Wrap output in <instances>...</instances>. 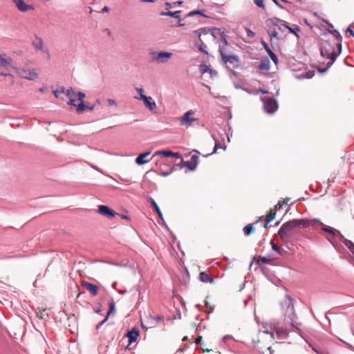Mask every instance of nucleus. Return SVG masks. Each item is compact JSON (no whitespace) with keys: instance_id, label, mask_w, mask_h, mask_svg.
I'll use <instances>...</instances> for the list:
<instances>
[{"instance_id":"f257e3e1","label":"nucleus","mask_w":354,"mask_h":354,"mask_svg":"<svg viewBox=\"0 0 354 354\" xmlns=\"http://www.w3.org/2000/svg\"><path fill=\"white\" fill-rule=\"evenodd\" d=\"M326 24L327 27L322 30V35L326 39H322L320 53L323 57L330 59L327 63V68H329L342 52V37L332 24Z\"/></svg>"},{"instance_id":"f03ea898","label":"nucleus","mask_w":354,"mask_h":354,"mask_svg":"<svg viewBox=\"0 0 354 354\" xmlns=\"http://www.w3.org/2000/svg\"><path fill=\"white\" fill-rule=\"evenodd\" d=\"M108 309L105 317L100 321L96 326L97 338L99 341L98 351L99 354H111L109 351V342L111 339V327L109 324L102 328L108 321L111 316V300L107 301Z\"/></svg>"},{"instance_id":"7ed1b4c3","label":"nucleus","mask_w":354,"mask_h":354,"mask_svg":"<svg viewBox=\"0 0 354 354\" xmlns=\"http://www.w3.org/2000/svg\"><path fill=\"white\" fill-rule=\"evenodd\" d=\"M281 305L283 309L285 321L290 323L292 327L299 330L301 324L297 321V318L295 312L292 297L289 295H286Z\"/></svg>"},{"instance_id":"20e7f679","label":"nucleus","mask_w":354,"mask_h":354,"mask_svg":"<svg viewBox=\"0 0 354 354\" xmlns=\"http://www.w3.org/2000/svg\"><path fill=\"white\" fill-rule=\"evenodd\" d=\"M310 221L307 219H292L283 223L282 225L286 227V230L292 234V231L295 227H307L310 225Z\"/></svg>"},{"instance_id":"39448f33","label":"nucleus","mask_w":354,"mask_h":354,"mask_svg":"<svg viewBox=\"0 0 354 354\" xmlns=\"http://www.w3.org/2000/svg\"><path fill=\"white\" fill-rule=\"evenodd\" d=\"M310 221L307 219H292L283 223L282 225L286 227V230L292 234V231L295 227H307L310 225Z\"/></svg>"},{"instance_id":"423d86ee","label":"nucleus","mask_w":354,"mask_h":354,"mask_svg":"<svg viewBox=\"0 0 354 354\" xmlns=\"http://www.w3.org/2000/svg\"><path fill=\"white\" fill-rule=\"evenodd\" d=\"M219 53H220V55H221V59H222V61L223 62V63H225V64H230L232 66V68L234 69L239 68L240 61H239V58L237 55H226L224 53L223 49L222 48L221 46H219Z\"/></svg>"},{"instance_id":"0eeeda50","label":"nucleus","mask_w":354,"mask_h":354,"mask_svg":"<svg viewBox=\"0 0 354 354\" xmlns=\"http://www.w3.org/2000/svg\"><path fill=\"white\" fill-rule=\"evenodd\" d=\"M263 102V108L268 113H274L278 109V104L276 100L272 97L262 98Z\"/></svg>"},{"instance_id":"6e6552de","label":"nucleus","mask_w":354,"mask_h":354,"mask_svg":"<svg viewBox=\"0 0 354 354\" xmlns=\"http://www.w3.org/2000/svg\"><path fill=\"white\" fill-rule=\"evenodd\" d=\"M153 59L158 63L165 64L169 59H170L173 54L169 52L160 51V52H152Z\"/></svg>"},{"instance_id":"1a4fd4ad","label":"nucleus","mask_w":354,"mask_h":354,"mask_svg":"<svg viewBox=\"0 0 354 354\" xmlns=\"http://www.w3.org/2000/svg\"><path fill=\"white\" fill-rule=\"evenodd\" d=\"M194 114L192 110L187 111L180 119V123L183 126L190 127L192 125V122L196 121L197 118L191 117Z\"/></svg>"},{"instance_id":"9d476101","label":"nucleus","mask_w":354,"mask_h":354,"mask_svg":"<svg viewBox=\"0 0 354 354\" xmlns=\"http://www.w3.org/2000/svg\"><path fill=\"white\" fill-rule=\"evenodd\" d=\"M315 222L317 223L322 227V230L324 232L329 234L328 236L339 237V238L340 235H342L338 230H337L336 229H335L330 226L326 225L323 223H322L319 221H315Z\"/></svg>"},{"instance_id":"9b49d317","label":"nucleus","mask_w":354,"mask_h":354,"mask_svg":"<svg viewBox=\"0 0 354 354\" xmlns=\"http://www.w3.org/2000/svg\"><path fill=\"white\" fill-rule=\"evenodd\" d=\"M140 100H142L145 106H147L151 111H153L156 108V104L153 100L151 97L146 96L145 95H141L139 97Z\"/></svg>"},{"instance_id":"f8f14e48","label":"nucleus","mask_w":354,"mask_h":354,"mask_svg":"<svg viewBox=\"0 0 354 354\" xmlns=\"http://www.w3.org/2000/svg\"><path fill=\"white\" fill-rule=\"evenodd\" d=\"M278 234L283 243H286L290 241L292 234L288 232V231H287L286 230V227H283V225H281V227L279 230Z\"/></svg>"},{"instance_id":"ddd939ff","label":"nucleus","mask_w":354,"mask_h":354,"mask_svg":"<svg viewBox=\"0 0 354 354\" xmlns=\"http://www.w3.org/2000/svg\"><path fill=\"white\" fill-rule=\"evenodd\" d=\"M150 153V151H147L145 153H140L136 158V163L138 165H142L144 164L149 162L151 160V158H147V157L149 156Z\"/></svg>"},{"instance_id":"4468645a","label":"nucleus","mask_w":354,"mask_h":354,"mask_svg":"<svg viewBox=\"0 0 354 354\" xmlns=\"http://www.w3.org/2000/svg\"><path fill=\"white\" fill-rule=\"evenodd\" d=\"M94 106L95 105L94 104H92L91 103H88V102H80L77 105V109H76V111L78 113H83L86 109H88L89 111H93V109H94Z\"/></svg>"},{"instance_id":"2eb2a0df","label":"nucleus","mask_w":354,"mask_h":354,"mask_svg":"<svg viewBox=\"0 0 354 354\" xmlns=\"http://www.w3.org/2000/svg\"><path fill=\"white\" fill-rule=\"evenodd\" d=\"M17 8L22 12L33 10V7L30 4H26L24 0H13Z\"/></svg>"},{"instance_id":"dca6fc26","label":"nucleus","mask_w":354,"mask_h":354,"mask_svg":"<svg viewBox=\"0 0 354 354\" xmlns=\"http://www.w3.org/2000/svg\"><path fill=\"white\" fill-rule=\"evenodd\" d=\"M82 286L89 291L93 295H96L98 293V287L94 283L88 281H84L82 283Z\"/></svg>"},{"instance_id":"f3484780","label":"nucleus","mask_w":354,"mask_h":354,"mask_svg":"<svg viewBox=\"0 0 354 354\" xmlns=\"http://www.w3.org/2000/svg\"><path fill=\"white\" fill-rule=\"evenodd\" d=\"M139 335V330L134 327L131 330H129L126 336L128 338L129 344H131L132 342H135Z\"/></svg>"},{"instance_id":"a211bd4d","label":"nucleus","mask_w":354,"mask_h":354,"mask_svg":"<svg viewBox=\"0 0 354 354\" xmlns=\"http://www.w3.org/2000/svg\"><path fill=\"white\" fill-rule=\"evenodd\" d=\"M32 44L35 48L36 50H41L42 52H46V50L44 49L43 41H42L41 38H40L37 36H35V39L32 41ZM46 52L48 54L47 57H48V59H49L50 54L48 53V52L47 50H46Z\"/></svg>"},{"instance_id":"6ab92c4d","label":"nucleus","mask_w":354,"mask_h":354,"mask_svg":"<svg viewBox=\"0 0 354 354\" xmlns=\"http://www.w3.org/2000/svg\"><path fill=\"white\" fill-rule=\"evenodd\" d=\"M198 164V156L192 155L189 161H187L185 165L191 171H194Z\"/></svg>"},{"instance_id":"aec40b11","label":"nucleus","mask_w":354,"mask_h":354,"mask_svg":"<svg viewBox=\"0 0 354 354\" xmlns=\"http://www.w3.org/2000/svg\"><path fill=\"white\" fill-rule=\"evenodd\" d=\"M19 74L23 78L28 80H35L37 77V74L34 69L28 71L22 70L21 72H19Z\"/></svg>"},{"instance_id":"412c9836","label":"nucleus","mask_w":354,"mask_h":354,"mask_svg":"<svg viewBox=\"0 0 354 354\" xmlns=\"http://www.w3.org/2000/svg\"><path fill=\"white\" fill-rule=\"evenodd\" d=\"M96 212L98 214L107 217L108 218H111V207L107 205H99Z\"/></svg>"},{"instance_id":"4be33fe9","label":"nucleus","mask_w":354,"mask_h":354,"mask_svg":"<svg viewBox=\"0 0 354 354\" xmlns=\"http://www.w3.org/2000/svg\"><path fill=\"white\" fill-rule=\"evenodd\" d=\"M155 156H172V157H176V158H180V154L178 152L176 153H174V152H172L171 151H157L156 153H155Z\"/></svg>"},{"instance_id":"5701e85b","label":"nucleus","mask_w":354,"mask_h":354,"mask_svg":"<svg viewBox=\"0 0 354 354\" xmlns=\"http://www.w3.org/2000/svg\"><path fill=\"white\" fill-rule=\"evenodd\" d=\"M217 34L221 36V39L223 42L224 46H227V41L225 32L222 31L220 28H214L212 32V35L216 37Z\"/></svg>"},{"instance_id":"b1692460","label":"nucleus","mask_w":354,"mask_h":354,"mask_svg":"<svg viewBox=\"0 0 354 354\" xmlns=\"http://www.w3.org/2000/svg\"><path fill=\"white\" fill-rule=\"evenodd\" d=\"M274 330L279 339L286 338L288 335V332L286 329L280 328L276 326H274Z\"/></svg>"},{"instance_id":"393cba45","label":"nucleus","mask_w":354,"mask_h":354,"mask_svg":"<svg viewBox=\"0 0 354 354\" xmlns=\"http://www.w3.org/2000/svg\"><path fill=\"white\" fill-rule=\"evenodd\" d=\"M198 278L201 280V281L203 283H212L214 282V279L212 277H210L205 272H201L199 274Z\"/></svg>"},{"instance_id":"a878e982","label":"nucleus","mask_w":354,"mask_h":354,"mask_svg":"<svg viewBox=\"0 0 354 354\" xmlns=\"http://www.w3.org/2000/svg\"><path fill=\"white\" fill-rule=\"evenodd\" d=\"M339 239L345 244V245L350 250V251L354 254V243L344 238L343 235H340Z\"/></svg>"},{"instance_id":"bb28decb","label":"nucleus","mask_w":354,"mask_h":354,"mask_svg":"<svg viewBox=\"0 0 354 354\" xmlns=\"http://www.w3.org/2000/svg\"><path fill=\"white\" fill-rule=\"evenodd\" d=\"M259 70L268 71L270 69V61L268 57L261 59L259 65L258 66Z\"/></svg>"},{"instance_id":"cd10ccee","label":"nucleus","mask_w":354,"mask_h":354,"mask_svg":"<svg viewBox=\"0 0 354 354\" xmlns=\"http://www.w3.org/2000/svg\"><path fill=\"white\" fill-rule=\"evenodd\" d=\"M148 201L151 203V206L153 207L156 212L158 214V216L162 219V214L156 201L151 197L148 199Z\"/></svg>"},{"instance_id":"c85d7f7f","label":"nucleus","mask_w":354,"mask_h":354,"mask_svg":"<svg viewBox=\"0 0 354 354\" xmlns=\"http://www.w3.org/2000/svg\"><path fill=\"white\" fill-rule=\"evenodd\" d=\"M276 215V212L274 209H270L264 223V227H267L269 223H270L274 218Z\"/></svg>"},{"instance_id":"c756f323","label":"nucleus","mask_w":354,"mask_h":354,"mask_svg":"<svg viewBox=\"0 0 354 354\" xmlns=\"http://www.w3.org/2000/svg\"><path fill=\"white\" fill-rule=\"evenodd\" d=\"M145 322L147 324L146 327H147V328H153L157 326L156 320H155L153 316H152V315H149V317H147Z\"/></svg>"},{"instance_id":"7c9ffc66","label":"nucleus","mask_w":354,"mask_h":354,"mask_svg":"<svg viewBox=\"0 0 354 354\" xmlns=\"http://www.w3.org/2000/svg\"><path fill=\"white\" fill-rule=\"evenodd\" d=\"M111 215H112V218H114V219H117L118 218H120L121 219H124L128 221H130L129 217L124 214H119V213L115 212L114 211L112 210Z\"/></svg>"},{"instance_id":"2f4dec72","label":"nucleus","mask_w":354,"mask_h":354,"mask_svg":"<svg viewBox=\"0 0 354 354\" xmlns=\"http://www.w3.org/2000/svg\"><path fill=\"white\" fill-rule=\"evenodd\" d=\"M37 317L40 319L46 320L48 318V314L46 312V309H42L37 312Z\"/></svg>"},{"instance_id":"473e14b6","label":"nucleus","mask_w":354,"mask_h":354,"mask_svg":"<svg viewBox=\"0 0 354 354\" xmlns=\"http://www.w3.org/2000/svg\"><path fill=\"white\" fill-rule=\"evenodd\" d=\"M285 28L289 29V30L291 32H293L297 37H299V35H297V32L300 31V28H299L298 26L297 25H295L294 24V26L292 28V27H290L287 25V24H282Z\"/></svg>"},{"instance_id":"72a5a7b5","label":"nucleus","mask_w":354,"mask_h":354,"mask_svg":"<svg viewBox=\"0 0 354 354\" xmlns=\"http://www.w3.org/2000/svg\"><path fill=\"white\" fill-rule=\"evenodd\" d=\"M253 231V224H248L243 228V232L245 235H250Z\"/></svg>"},{"instance_id":"f704fd0d","label":"nucleus","mask_w":354,"mask_h":354,"mask_svg":"<svg viewBox=\"0 0 354 354\" xmlns=\"http://www.w3.org/2000/svg\"><path fill=\"white\" fill-rule=\"evenodd\" d=\"M9 66V61L0 55V67L8 68Z\"/></svg>"},{"instance_id":"c9c22d12","label":"nucleus","mask_w":354,"mask_h":354,"mask_svg":"<svg viewBox=\"0 0 354 354\" xmlns=\"http://www.w3.org/2000/svg\"><path fill=\"white\" fill-rule=\"evenodd\" d=\"M267 51L269 54L270 59L274 62V63L277 65L278 62L277 56L269 48H267Z\"/></svg>"},{"instance_id":"e433bc0d","label":"nucleus","mask_w":354,"mask_h":354,"mask_svg":"<svg viewBox=\"0 0 354 354\" xmlns=\"http://www.w3.org/2000/svg\"><path fill=\"white\" fill-rule=\"evenodd\" d=\"M179 13H180V11H176L174 12H162V15L172 16L174 18L177 19L178 20V21H180L181 19L180 18Z\"/></svg>"},{"instance_id":"4c0bfd02","label":"nucleus","mask_w":354,"mask_h":354,"mask_svg":"<svg viewBox=\"0 0 354 354\" xmlns=\"http://www.w3.org/2000/svg\"><path fill=\"white\" fill-rule=\"evenodd\" d=\"M75 95L77 96V100L80 102H84V99L86 97V95L84 92L82 91H78L77 93H75Z\"/></svg>"},{"instance_id":"58836bf2","label":"nucleus","mask_w":354,"mask_h":354,"mask_svg":"<svg viewBox=\"0 0 354 354\" xmlns=\"http://www.w3.org/2000/svg\"><path fill=\"white\" fill-rule=\"evenodd\" d=\"M65 93L66 95L69 98L72 97L73 95H75V91L72 87L67 89Z\"/></svg>"},{"instance_id":"ea45409f","label":"nucleus","mask_w":354,"mask_h":354,"mask_svg":"<svg viewBox=\"0 0 354 354\" xmlns=\"http://www.w3.org/2000/svg\"><path fill=\"white\" fill-rule=\"evenodd\" d=\"M200 70L203 74L207 73L209 71H212V70L209 68V66H207V65H205V64H202L200 66Z\"/></svg>"},{"instance_id":"a19ab883","label":"nucleus","mask_w":354,"mask_h":354,"mask_svg":"<svg viewBox=\"0 0 354 354\" xmlns=\"http://www.w3.org/2000/svg\"><path fill=\"white\" fill-rule=\"evenodd\" d=\"M271 245H272V249L276 252H277L278 253H280V251H281V248L279 246H278L277 245L274 244L273 243V241H271L270 243Z\"/></svg>"},{"instance_id":"79ce46f5","label":"nucleus","mask_w":354,"mask_h":354,"mask_svg":"<svg viewBox=\"0 0 354 354\" xmlns=\"http://www.w3.org/2000/svg\"><path fill=\"white\" fill-rule=\"evenodd\" d=\"M254 1L257 6L264 8L263 0H254Z\"/></svg>"},{"instance_id":"37998d69","label":"nucleus","mask_w":354,"mask_h":354,"mask_svg":"<svg viewBox=\"0 0 354 354\" xmlns=\"http://www.w3.org/2000/svg\"><path fill=\"white\" fill-rule=\"evenodd\" d=\"M200 15L205 16L199 10H195V11L189 12L188 14H187V16H192V15Z\"/></svg>"},{"instance_id":"c03bdc74","label":"nucleus","mask_w":354,"mask_h":354,"mask_svg":"<svg viewBox=\"0 0 354 354\" xmlns=\"http://www.w3.org/2000/svg\"><path fill=\"white\" fill-rule=\"evenodd\" d=\"M68 104L70 105V106H75L76 108H77V104H75V100L73 98H72V97L69 98V101L68 102Z\"/></svg>"},{"instance_id":"a18cd8bd","label":"nucleus","mask_w":354,"mask_h":354,"mask_svg":"<svg viewBox=\"0 0 354 354\" xmlns=\"http://www.w3.org/2000/svg\"><path fill=\"white\" fill-rule=\"evenodd\" d=\"M346 32L348 33L351 36L354 37V31L351 29V27H348L346 28Z\"/></svg>"},{"instance_id":"49530a36","label":"nucleus","mask_w":354,"mask_h":354,"mask_svg":"<svg viewBox=\"0 0 354 354\" xmlns=\"http://www.w3.org/2000/svg\"><path fill=\"white\" fill-rule=\"evenodd\" d=\"M153 317L156 320V325H158V324L162 319V317L160 315L153 316Z\"/></svg>"},{"instance_id":"de8ad7c7","label":"nucleus","mask_w":354,"mask_h":354,"mask_svg":"<svg viewBox=\"0 0 354 354\" xmlns=\"http://www.w3.org/2000/svg\"><path fill=\"white\" fill-rule=\"evenodd\" d=\"M259 261L263 263H267L269 261V260L264 257H259Z\"/></svg>"},{"instance_id":"09e8293b","label":"nucleus","mask_w":354,"mask_h":354,"mask_svg":"<svg viewBox=\"0 0 354 354\" xmlns=\"http://www.w3.org/2000/svg\"><path fill=\"white\" fill-rule=\"evenodd\" d=\"M218 148H222V146L220 145V143L218 142H215V146H214V152H216V150L218 149Z\"/></svg>"},{"instance_id":"8fccbe9b","label":"nucleus","mask_w":354,"mask_h":354,"mask_svg":"<svg viewBox=\"0 0 354 354\" xmlns=\"http://www.w3.org/2000/svg\"><path fill=\"white\" fill-rule=\"evenodd\" d=\"M109 11V8L108 6H104L102 8V10L100 12H108Z\"/></svg>"},{"instance_id":"3c124183","label":"nucleus","mask_w":354,"mask_h":354,"mask_svg":"<svg viewBox=\"0 0 354 354\" xmlns=\"http://www.w3.org/2000/svg\"><path fill=\"white\" fill-rule=\"evenodd\" d=\"M137 92L140 94V97L143 94V89L142 88H136Z\"/></svg>"},{"instance_id":"603ef678","label":"nucleus","mask_w":354,"mask_h":354,"mask_svg":"<svg viewBox=\"0 0 354 354\" xmlns=\"http://www.w3.org/2000/svg\"><path fill=\"white\" fill-rule=\"evenodd\" d=\"M201 340H202V337L199 336L196 339L195 342L196 344H199L201 343Z\"/></svg>"},{"instance_id":"864d4df0","label":"nucleus","mask_w":354,"mask_h":354,"mask_svg":"<svg viewBox=\"0 0 354 354\" xmlns=\"http://www.w3.org/2000/svg\"><path fill=\"white\" fill-rule=\"evenodd\" d=\"M198 49L200 51H201L203 53H205L206 54L207 53V52L205 50L204 48L202 46H199Z\"/></svg>"},{"instance_id":"5fc2aeb1","label":"nucleus","mask_w":354,"mask_h":354,"mask_svg":"<svg viewBox=\"0 0 354 354\" xmlns=\"http://www.w3.org/2000/svg\"><path fill=\"white\" fill-rule=\"evenodd\" d=\"M101 308H94V312L96 313H99L101 312Z\"/></svg>"},{"instance_id":"6e6d98bb","label":"nucleus","mask_w":354,"mask_h":354,"mask_svg":"<svg viewBox=\"0 0 354 354\" xmlns=\"http://www.w3.org/2000/svg\"><path fill=\"white\" fill-rule=\"evenodd\" d=\"M223 339H224V340H226L228 339H232V337L231 335H227L224 336Z\"/></svg>"},{"instance_id":"4d7b16f0","label":"nucleus","mask_w":354,"mask_h":354,"mask_svg":"<svg viewBox=\"0 0 354 354\" xmlns=\"http://www.w3.org/2000/svg\"><path fill=\"white\" fill-rule=\"evenodd\" d=\"M59 93H64L65 92V88L64 86L60 88V90L59 91Z\"/></svg>"},{"instance_id":"13d9d810","label":"nucleus","mask_w":354,"mask_h":354,"mask_svg":"<svg viewBox=\"0 0 354 354\" xmlns=\"http://www.w3.org/2000/svg\"><path fill=\"white\" fill-rule=\"evenodd\" d=\"M182 3H183V1H176V2L173 3V5H176V4L180 5V4H181Z\"/></svg>"},{"instance_id":"bf43d9fd","label":"nucleus","mask_w":354,"mask_h":354,"mask_svg":"<svg viewBox=\"0 0 354 354\" xmlns=\"http://www.w3.org/2000/svg\"><path fill=\"white\" fill-rule=\"evenodd\" d=\"M59 93L58 90H56V91H53V93H54L55 96L57 97V93Z\"/></svg>"},{"instance_id":"052dcab7","label":"nucleus","mask_w":354,"mask_h":354,"mask_svg":"<svg viewBox=\"0 0 354 354\" xmlns=\"http://www.w3.org/2000/svg\"><path fill=\"white\" fill-rule=\"evenodd\" d=\"M111 308H112V314L113 313L114 310H115V306H114V304L112 302V306H111Z\"/></svg>"},{"instance_id":"680f3d73","label":"nucleus","mask_w":354,"mask_h":354,"mask_svg":"<svg viewBox=\"0 0 354 354\" xmlns=\"http://www.w3.org/2000/svg\"><path fill=\"white\" fill-rule=\"evenodd\" d=\"M248 36L253 35V32L251 30H248Z\"/></svg>"},{"instance_id":"e2e57ef3","label":"nucleus","mask_w":354,"mask_h":354,"mask_svg":"<svg viewBox=\"0 0 354 354\" xmlns=\"http://www.w3.org/2000/svg\"><path fill=\"white\" fill-rule=\"evenodd\" d=\"M326 238H327V239H328L330 243H332V245H334V243H333V241H332V239L330 238V236H327Z\"/></svg>"},{"instance_id":"0e129e2a","label":"nucleus","mask_w":354,"mask_h":354,"mask_svg":"<svg viewBox=\"0 0 354 354\" xmlns=\"http://www.w3.org/2000/svg\"><path fill=\"white\" fill-rule=\"evenodd\" d=\"M265 333H269V334H270L272 337H274V333H273V332H270H270H268V330H266V331H265Z\"/></svg>"},{"instance_id":"69168bd1","label":"nucleus","mask_w":354,"mask_h":354,"mask_svg":"<svg viewBox=\"0 0 354 354\" xmlns=\"http://www.w3.org/2000/svg\"><path fill=\"white\" fill-rule=\"evenodd\" d=\"M166 7H167V9H168L169 8L171 7V3H166Z\"/></svg>"},{"instance_id":"338daca9","label":"nucleus","mask_w":354,"mask_h":354,"mask_svg":"<svg viewBox=\"0 0 354 354\" xmlns=\"http://www.w3.org/2000/svg\"><path fill=\"white\" fill-rule=\"evenodd\" d=\"M195 33L198 34V37H201V33L198 30H196Z\"/></svg>"},{"instance_id":"774afa93","label":"nucleus","mask_w":354,"mask_h":354,"mask_svg":"<svg viewBox=\"0 0 354 354\" xmlns=\"http://www.w3.org/2000/svg\"><path fill=\"white\" fill-rule=\"evenodd\" d=\"M106 30L107 31L108 35H111V30L109 29H106Z\"/></svg>"}]
</instances>
